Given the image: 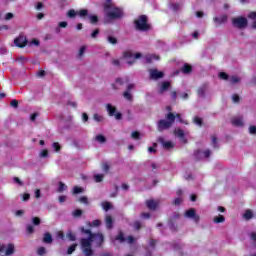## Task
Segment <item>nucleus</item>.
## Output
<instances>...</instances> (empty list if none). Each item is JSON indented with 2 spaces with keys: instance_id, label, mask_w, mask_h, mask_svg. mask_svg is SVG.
I'll return each mask as SVG.
<instances>
[{
  "instance_id": "f257e3e1",
  "label": "nucleus",
  "mask_w": 256,
  "mask_h": 256,
  "mask_svg": "<svg viewBox=\"0 0 256 256\" xmlns=\"http://www.w3.org/2000/svg\"><path fill=\"white\" fill-rule=\"evenodd\" d=\"M82 233L88 235V238L81 239V249L85 256H93V248H91L92 243H96L97 247L101 246L104 238L103 234H93L91 230H86L85 228H81Z\"/></svg>"
},
{
  "instance_id": "f03ea898",
  "label": "nucleus",
  "mask_w": 256,
  "mask_h": 256,
  "mask_svg": "<svg viewBox=\"0 0 256 256\" xmlns=\"http://www.w3.org/2000/svg\"><path fill=\"white\" fill-rule=\"evenodd\" d=\"M104 11L109 19H119L120 17H123V10L111 4H105Z\"/></svg>"
},
{
  "instance_id": "7ed1b4c3",
  "label": "nucleus",
  "mask_w": 256,
  "mask_h": 256,
  "mask_svg": "<svg viewBox=\"0 0 256 256\" xmlns=\"http://www.w3.org/2000/svg\"><path fill=\"white\" fill-rule=\"evenodd\" d=\"M166 119L167 120H160L158 122V131H165V129H169V127L175 123V114L168 113Z\"/></svg>"
},
{
  "instance_id": "20e7f679",
  "label": "nucleus",
  "mask_w": 256,
  "mask_h": 256,
  "mask_svg": "<svg viewBox=\"0 0 256 256\" xmlns=\"http://www.w3.org/2000/svg\"><path fill=\"white\" fill-rule=\"evenodd\" d=\"M135 27L139 31H147L149 29V24L147 23V16L142 15L135 20Z\"/></svg>"
},
{
  "instance_id": "39448f33",
  "label": "nucleus",
  "mask_w": 256,
  "mask_h": 256,
  "mask_svg": "<svg viewBox=\"0 0 256 256\" xmlns=\"http://www.w3.org/2000/svg\"><path fill=\"white\" fill-rule=\"evenodd\" d=\"M106 109L110 117H115V119H117L118 121L121 120L122 115L121 113H117V108H115V106L107 104Z\"/></svg>"
},
{
  "instance_id": "423d86ee",
  "label": "nucleus",
  "mask_w": 256,
  "mask_h": 256,
  "mask_svg": "<svg viewBox=\"0 0 256 256\" xmlns=\"http://www.w3.org/2000/svg\"><path fill=\"white\" fill-rule=\"evenodd\" d=\"M233 25L238 29H243L247 27V18H243V17L234 18Z\"/></svg>"
},
{
  "instance_id": "0eeeda50",
  "label": "nucleus",
  "mask_w": 256,
  "mask_h": 256,
  "mask_svg": "<svg viewBox=\"0 0 256 256\" xmlns=\"http://www.w3.org/2000/svg\"><path fill=\"white\" fill-rule=\"evenodd\" d=\"M139 57H141L140 53H136L134 54L131 51H127L124 53V59H131L132 61H127L128 65H133V63H135V59H139Z\"/></svg>"
},
{
  "instance_id": "6e6552de",
  "label": "nucleus",
  "mask_w": 256,
  "mask_h": 256,
  "mask_svg": "<svg viewBox=\"0 0 256 256\" xmlns=\"http://www.w3.org/2000/svg\"><path fill=\"white\" fill-rule=\"evenodd\" d=\"M185 217H188V219H193L195 223H199V215L195 213V209L191 208L185 212Z\"/></svg>"
},
{
  "instance_id": "1a4fd4ad",
  "label": "nucleus",
  "mask_w": 256,
  "mask_h": 256,
  "mask_svg": "<svg viewBox=\"0 0 256 256\" xmlns=\"http://www.w3.org/2000/svg\"><path fill=\"white\" fill-rule=\"evenodd\" d=\"M149 73H150V78H152L154 80L163 79V77L165 75L163 72H161L157 69H150Z\"/></svg>"
},
{
  "instance_id": "9d476101",
  "label": "nucleus",
  "mask_w": 256,
  "mask_h": 256,
  "mask_svg": "<svg viewBox=\"0 0 256 256\" xmlns=\"http://www.w3.org/2000/svg\"><path fill=\"white\" fill-rule=\"evenodd\" d=\"M14 44L16 47H25V45H27V37L19 36L14 40Z\"/></svg>"
},
{
  "instance_id": "9b49d317",
  "label": "nucleus",
  "mask_w": 256,
  "mask_h": 256,
  "mask_svg": "<svg viewBox=\"0 0 256 256\" xmlns=\"http://www.w3.org/2000/svg\"><path fill=\"white\" fill-rule=\"evenodd\" d=\"M116 241H120V243H123L125 241H127V243H133V241H135V239L133 238V236H128L127 238H125V237H123V233H120L116 237Z\"/></svg>"
},
{
  "instance_id": "f8f14e48",
  "label": "nucleus",
  "mask_w": 256,
  "mask_h": 256,
  "mask_svg": "<svg viewBox=\"0 0 256 256\" xmlns=\"http://www.w3.org/2000/svg\"><path fill=\"white\" fill-rule=\"evenodd\" d=\"M158 141L163 145L164 149H173V147H175V145H173V142L165 141L164 138H159Z\"/></svg>"
},
{
  "instance_id": "ddd939ff",
  "label": "nucleus",
  "mask_w": 256,
  "mask_h": 256,
  "mask_svg": "<svg viewBox=\"0 0 256 256\" xmlns=\"http://www.w3.org/2000/svg\"><path fill=\"white\" fill-rule=\"evenodd\" d=\"M146 205L148 209H151V211H154V209H157V206L159 205V201L151 199L146 201Z\"/></svg>"
},
{
  "instance_id": "4468645a",
  "label": "nucleus",
  "mask_w": 256,
  "mask_h": 256,
  "mask_svg": "<svg viewBox=\"0 0 256 256\" xmlns=\"http://www.w3.org/2000/svg\"><path fill=\"white\" fill-rule=\"evenodd\" d=\"M232 125H234L235 127H243V118L234 117L232 119Z\"/></svg>"
},
{
  "instance_id": "2eb2a0df",
  "label": "nucleus",
  "mask_w": 256,
  "mask_h": 256,
  "mask_svg": "<svg viewBox=\"0 0 256 256\" xmlns=\"http://www.w3.org/2000/svg\"><path fill=\"white\" fill-rule=\"evenodd\" d=\"M209 155H211V151H209V150H206L204 152L197 151V153H196V157H199V159L207 158V157H209Z\"/></svg>"
},
{
  "instance_id": "dca6fc26",
  "label": "nucleus",
  "mask_w": 256,
  "mask_h": 256,
  "mask_svg": "<svg viewBox=\"0 0 256 256\" xmlns=\"http://www.w3.org/2000/svg\"><path fill=\"white\" fill-rule=\"evenodd\" d=\"M14 253H15V245L9 244L7 246V249H6L5 253H4V255L9 256V255H13Z\"/></svg>"
},
{
  "instance_id": "f3484780",
  "label": "nucleus",
  "mask_w": 256,
  "mask_h": 256,
  "mask_svg": "<svg viewBox=\"0 0 256 256\" xmlns=\"http://www.w3.org/2000/svg\"><path fill=\"white\" fill-rule=\"evenodd\" d=\"M154 59L156 61H159V56L155 54H149L146 56V63H151L152 61H154Z\"/></svg>"
},
{
  "instance_id": "a211bd4d",
  "label": "nucleus",
  "mask_w": 256,
  "mask_h": 256,
  "mask_svg": "<svg viewBox=\"0 0 256 256\" xmlns=\"http://www.w3.org/2000/svg\"><path fill=\"white\" fill-rule=\"evenodd\" d=\"M105 221H106L107 229H112V227H113V218L111 216L107 215Z\"/></svg>"
},
{
  "instance_id": "6ab92c4d",
  "label": "nucleus",
  "mask_w": 256,
  "mask_h": 256,
  "mask_svg": "<svg viewBox=\"0 0 256 256\" xmlns=\"http://www.w3.org/2000/svg\"><path fill=\"white\" fill-rule=\"evenodd\" d=\"M123 83H124L123 79L117 78L116 82L113 84V89H120Z\"/></svg>"
},
{
  "instance_id": "aec40b11",
  "label": "nucleus",
  "mask_w": 256,
  "mask_h": 256,
  "mask_svg": "<svg viewBox=\"0 0 256 256\" xmlns=\"http://www.w3.org/2000/svg\"><path fill=\"white\" fill-rule=\"evenodd\" d=\"M169 87H171V84L169 82H163L160 87V93H165V91H167Z\"/></svg>"
},
{
  "instance_id": "412c9836",
  "label": "nucleus",
  "mask_w": 256,
  "mask_h": 256,
  "mask_svg": "<svg viewBox=\"0 0 256 256\" xmlns=\"http://www.w3.org/2000/svg\"><path fill=\"white\" fill-rule=\"evenodd\" d=\"M213 221H214V223H224L225 222V216L218 215V216L214 217Z\"/></svg>"
},
{
  "instance_id": "4be33fe9",
  "label": "nucleus",
  "mask_w": 256,
  "mask_h": 256,
  "mask_svg": "<svg viewBox=\"0 0 256 256\" xmlns=\"http://www.w3.org/2000/svg\"><path fill=\"white\" fill-rule=\"evenodd\" d=\"M43 241H44V243H52L53 242V238L51 237V234L46 233L44 235Z\"/></svg>"
},
{
  "instance_id": "5701e85b",
  "label": "nucleus",
  "mask_w": 256,
  "mask_h": 256,
  "mask_svg": "<svg viewBox=\"0 0 256 256\" xmlns=\"http://www.w3.org/2000/svg\"><path fill=\"white\" fill-rule=\"evenodd\" d=\"M84 191H85V189H83L82 187L75 186L73 189V194L78 195V193H83Z\"/></svg>"
},
{
  "instance_id": "b1692460",
  "label": "nucleus",
  "mask_w": 256,
  "mask_h": 256,
  "mask_svg": "<svg viewBox=\"0 0 256 256\" xmlns=\"http://www.w3.org/2000/svg\"><path fill=\"white\" fill-rule=\"evenodd\" d=\"M230 83H232V85H235V83H239V81H241V78L237 77V76H231L229 78Z\"/></svg>"
},
{
  "instance_id": "393cba45",
  "label": "nucleus",
  "mask_w": 256,
  "mask_h": 256,
  "mask_svg": "<svg viewBox=\"0 0 256 256\" xmlns=\"http://www.w3.org/2000/svg\"><path fill=\"white\" fill-rule=\"evenodd\" d=\"M244 219H251L253 217V212L251 210H246V212L243 215Z\"/></svg>"
},
{
  "instance_id": "a878e982",
  "label": "nucleus",
  "mask_w": 256,
  "mask_h": 256,
  "mask_svg": "<svg viewBox=\"0 0 256 256\" xmlns=\"http://www.w3.org/2000/svg\"><path fill=\"white\" fill-rule=\"evenodd\" d=\"M103 177H104L103 174H95L94 175V180H95L96 183H101V181H103Z\"/></svg>"
},
{
  "instance_id": "bb28decb",
  "label": "nucleus",
  "mask_w": 256,
  "mask_h": 256,
  "mask_svg": "<svg viewBox=\"0 0 256 256\" xmlns=\"http://www.w3.org/2000/svg\"><path fill=\"white\" fill-rule=\"evenodd\" d=\"M191 69H192L191 65L185 64V65L182 67V72H184V73H191Z\"/></svg>"
},
{
  "instance_id": "cd10ccee",
  "label": "nucleus",
  "mask_w": 256,
  "mask_h": 256,
  "mask_svg": "<svg viewBox=\"0 0 256 256\" xmlns=\"http://www.w3.org/2000/svg\"><path fill=\"white\" fill-rule=\"evenodd\" d=\"M78 15L79 17H87V15H89V12L87 11V9H82L78 11Z\"/></svg>"
},
{
  "instance_id": "c85d7f7f",
  "label": "nucleus",
  "mask_w": 256,
  "mask_h": 256,
  "mask_svg": "<svg viewBox=\"0 0 256 256\" xmlns=\"http://www.w3.org/2000/svg\"><path fill=\"white\" fill-rule=\"evenodd\" d=\"M93 119H94V121H97V123H101L104 118L102 115L94 114Z\"/></svg>"
},
{
  "instance_id": "c756f323",
  "label": "nucleus",
  "mask_w": 256,
  "mask_h": 256,
  "mask_svg": "<svg viewBox=\"0 0 256 256\" xmlns=\"http://www.w3.org/2000/svg\"><path fill=\"white\" fill-rule=\"evenodd\" d=\"M72 215L73 217H81V215H83V211L81 209L74 210Z\"/></svg>"
},
{
  "instance_id": "7c9ffc66",
  "label": "nucleus",
  "mask_w": 256,
  "mask_h": 256,
  "mask_svg": "<svg viewBox=\"0 0 256 256\" xmlns=\"http://www.w3.org/2000/svg\"><path fill=\"white\" fill-rule=\"evenodd\" d=\"M102 207L105 211H109V209H111L112 205L110 202H103L102 203Z\"/></svg>"
},
{
  "instance_id": "2f4dec72",
  "label": "nucleus",
  "mask_w": 256,
  "mask_h": 256,
  "mask_svg": "<svg viewBox=\"0 0 256 256\" xmlns=\"http://www.w3.org/2000/svg\"><path fill=\"white\" fill-rule=\"evenodd\" d=\"M66 189H67V185H65L63 182H60L59 188H58L59 193H63V191H65Z\"/></svg>"
},
{
  "instance_id": "473e14b6",
  "label": "nucleus",
  "mask_w": 256,
  "mask_h": 256,
  "mask_svg": "<svg viewBox=\"0 0 256 256\" xmlns=\"http://www.w3.org/2000/svg\"><path fill=\"white\" fill-rule=\"evenodd\" d=\"M174 133H175L176 137H180V138L184 137V135H185V133L181 129H176Z\"/></svg>"
},
{
  "instance_id": "72a5a7b5",
  "label": "nucleus",
  "mask_w": 256,
  "mask_h": 256,
  "mask_svg": "<svg viewBox=\"0 0 256 256\" xmlns=\"http://www.w3.org/2000/svg\"><path fill=\"white\" fill-rule=\"evenodd\" d=\"M110 169L109 163L107 162H103L102 163V170L104 171V173H107Z\"/></svg>"
},
{
  "instance_id": "f704fd0d",
  "label": "nucleus",
  "mask_w": 256,
  "mask_h": 256,
  "mask_svg": "<svg viewBox=\"0 0 256 256\" xmlns=\"http://www.w3.org/2000/svg\"><path fill=\"white\" fill-rule=\"evenodd\" d=\"M75 249H77V244L71 245L67 251L68 255H71L75 251Z\"/></svg>"
},
{
  "instance_id": "c9c22d12",
  "label": "nucleus",
  "mask_w": 256,
  "mask_h": 256,
  "mask_svg": "<svg viewBox=\"0 0 256 256\" xmlns=\"http://www.w3.org/2000/svg\"><path fill=\"white\" fill-rule=\"evenodd\" d=\"M194 123H195V125H198L199 127H201V125H203V120L199 117H195Z\"/></svg>"
},
{
  "instance_id": "e433bc0d",
  "label": "nucleus",
  "mask_w": 256,
  "mask_h": 256,
  "mask_svg": "<svg viewBox=\"0 0 256 256\" xmlns=\"http://www.w3.org/2000/svg\"><path fill=\"white\" fill-rule=\"evenodd\" d=\"M85 51H87V47L81 46L79 49V57H83V55H85Z\"/></svg>"
},
{
  "instance_id": "4c0bfd02",
  "label": "nucleus",
  "mask_w": 256,
  "mask_h": 256,
  "mask_svg": "<svg viewBox=\"0 0 256 256\" xmlns=\"http://www.w3.org/2000/svg\"><path fill=\"white\" fill-rule=\"evenodd\" d=\"M80 203H84L85 205H89V200L86 196H82L79 198Z\"/></svg>"
},
{
  "instance_id": "58836bf2",
  "label": "nucleus",
  "mask_w": 256,
  "mask_h": 256,
  "mask_svg": "<svg viewBox=\"0 0 256 256\" xmlns=\"http://www.w3.org/2000/svg\"><path fill=\"white\" fill-rule=\"evenodd\" d=\"M96 141H98V143H105V136L97 135L96 136Z\"/></svg>"
},
{
  "instance_id": "ea45409f",
  "label": "nucleus",
  "mask_w": 256,
  "mask_h": 256,
  "mask_svg": "<svg viewBox=\"0 0 256 256\" xmlns=\"http://www.w3.org/2000/svg\"><path fill=\"white\" fill-rule=\"evenodd\" d=\"M76 15H78V12H76L74 9L68 11V17L73 18Z\"/></svg>"
},
{
  "instance_id": "a19ab883",
  "label": "nucleus",
  "mask_w": 256,
  "mask_h": 256,
  "mask_svg": "<svg viewBox=\"0 0 256 256\" xmlns=\"http://www.w3.org/2000/svg\"><path fill=\"white\" fill-rule=\"evenodd\" d=\"M45 253H47V250L45 249V247L38 248V255L43 256L45 255Z\"/></svg>"
},
{
  "instance_id": "79ce46f5",
  "label": "nucleus",
  "mask_w": 256,
  "mask_h": 256,
  "mask_svg": "<svg viewBox=\"0 0 256 256\" xmlns=\"http://www.w3.org/2000/svg\"><path fill=\"white\" fill-rule=\"evenodd\" d=\"M52 147L54 148V150H55L56 152L61 151V145H59L58 142H54V143L52 144Z\"/></svg>"
},
{
  "instance_id": "37998d69",
  "label": "nucleus",
  "mask_w": 256,
  "mask_h": 256,
  "mask_svg": "<svg viewBox=\"0 0 256 256\" xmlns=\"http://www.w3.org/2000/svg\"><path fill=\"white\" fill-rule=\"evenodd\" d=\"M124 98L127 99L128 101H131L132 99V95L129 93V91L127 90L126 92H124L123 94Z\"/></svg>"
},
{
  "instance_id": "c03bdc74",
  "label": "nucleus",
  "mask_w": 256,
  "mask_h": 256,
  "mask_svg": "<svg viewBox=\"0 0 256 256\" xmlns=\"http://www.w3.org/2000/svg\"><path fill=\"white\" fill-rule=\"evenodd\" d=\"M49 156V151L47 149H44L40 152V157H48Z\"/></svg>"
},
{
  "instance_id": "a18cd8bd",
  "label": "nucleus",
  "mask_w": 256,
  "mask_h": 256,
  "mask_svg": "<svg viewBox=\"0 0 256 256\" xmlns=\"http://www.w3.org/2000/svg\"><path fill=\"white\" fill-rule=\"evenodd\" d=\"M88 19L90 20V23H97L98 18L95 15L88 16Z\"/></svg>"
},
{
  "instance_id": "49530a36",
  "label": "nucleus",
  "mask_w": 256,
  "mask_h": 256,
  "mask_svg": "<svg viewBox=\"0 0 256 256\" xmlns=\"http://www.w3.org/2000/svg\"><path fill=\"white\" fill-rule=\"evenodd\" d=\"M66 237L69 238V241H75V239H76L75 234H73L71 232H68Z\"/></svg>"
},
{
  "instance_id": "de8ad7c7",
  "label": "nucleus",
  "mask_w": 256,
  "mask_h": 256,
  "mask_svg": "<svg viewBox=\"0 0 256 256\" xmlns=\"http://www.w3.org/2000/svg\"><path fill=\"white\" fill-rule=\"evenodd\" d=\"M10 105L11 107H14V109H17V107H19V102L14 99L10 102Z\"/></svg>"
},
{
  "instance_id": "09e8293b",
  "label": "nucleus",
  "mask_w": 256,
  "mask_h": 256,
  "mask_svg": "<svg viewBox=\"0 0 256 256\" xmlns=\"http://www.w3.org/2000/svg\"><path fill=\"white\" fill-rule=\"evenodd\" d=\"M108 41L112 44L115 45L117 43V38L109 36Z\"/></svg>"
},
{
  "instance_id": "8fccbe9b",
  "label": "nucleus",
  "mask_w": 256,
  "mask_h": 256,
  "mask_svg": "<svg viewBox=\"0 0 256 256\" xmlns=\"http://www.w3.org/2000/svg\"><path fill=\"white\" fill-rule=\"evenodd\" d=\"M249 237L251 241H256V232L255 231L250 232Z\"/></svg>"
},
{
  "instance_id": "3c124183",
  "label": "nucleus",
  "mask_w": 256,
  "mask_h": 256,
  "mask_svg": "<svg viewBox=\"0 0 256 256\" xmlns=\"http://www.w3.org/2000/svg\"><path fill=\"white\" fill-rule=\"evenodd\" d=\"M155 147H157L156 143H154L153 146L148 148V152L149 153H156Z\"/></svg>"
},
{
  "instance_id": "603ef678",
  "label": "nucleus",
  "mask_w": 256,
  "mask_h": 256,
  "mask_svg": "<svg viewBox=\"0 0 256 256\" xmlns=\"http://www.w3.org/2000/svg\"><path fill=\"white\" fill-rule=\"evenodd\" d=\"M14 183H17V185L23 186V182L19 179V177H14L13 179Z\"/></svg>"
},
{
  "instance_id": "864d4df0",
  "label": "nucleus",
  "mask_w": 256,
  "mask_h": 256,
  "mask_svg": "<svg viewBox=\"0 0 256 256\" xmlns=\"http://www.w3.org/2000/svg\"><path fill=\"white\" fill-rule=\"evenodd\" d=\"M57 237L59 239H62V241L65 239V234L63 233V231H58L57 232Z\"/></svg>"
},
{
  "instance_id": "5fc2aeb1",
  "label": "nucleus",
  "mask_w": 256,
  "mask_h": 256,
  "mask_svg": "<svg viewBox=\"0 0 256 256\" xmlns=\"http://www.w3.org/2000/svg\"><path fill=\"white\" fill-rule=\"evenodd\" d=\"M99 225H101V221H99V220H94L91 223V227H99Z\"/></svg>"
},
{
  "instance_id": "6e6d98bb",
  "label": "nucleus",
  "mask_w": 256,
  "mask_h": 256,
  "mask_svg": "<svg viewBox=\"0 0 256 256\" xmlns=\"http://www.w3.org/2000/svg\"><path fill=\"white\" fill-rule=\"evenodd\" d=\"M219 77H220V79H224V80H226V79L229 78V76H228L227 73H225V72H221V73L219 74Z\"/></svg>"
},
{
  "instance_id": "4d7b16f0",
  "label": "nucleus",
  "mask_w": 256,
  "mask_h": 256,
  "mask_svg": "<svg viewBox=\"0 0 256 256\" xmlns=\"http://www.w3.org/2000/svg\"><path fill=\"white\" fill-rule=\"evenodd\" d=\"M249 133H251V135H255L256 134V126H250Z\"/></svg>"
},
{
  "instance_id": "13d9d810",
  "label": "nucleus",
  "mask_w": 256,
  "mask_h": 256,
  "mask_svg": "<svg viewBox=\"0 0 256 256\" xmlns=\"http://www.w3.org/2000/svg\"><path fill=\"white\" fill-rule=\"evenodd\" d=\"M232 101H233V103H239V95L234 94V95L232 96Z\"/></svg>"
},
{
  "instance_id": "bf43d9fd",
  "label": "nucleus",
  "mask_w": 256,
  "mask_h": 256,
  "mask_svg": "<svg viewBox=\"0 0 256 256\" xmlns=\"http://www.w3.org/2000/svg\"><path fill=\"white\" fill-rule=\"evenodd\" d=\"M32 221H33L34 225H39L41 223V219H39V217H34L32 219Z\"/></svg>"
},
{
  "instance_id": "052dcab7",
  "label": "nucleus",
  "mask_w": 256,
  "mask_h": 256,
  "mask_svg": "<svg viewBox=\"0 0 256 256\" xmlns=\"http://www.w3.org/2000/svg\"><path fill=\"white\" fill-rule=\"evenodd\" d=\"M30 45H35L36 47H39V40L33 39L32 41H30Z\"/></svg>"
},
{
  "instance_id": "680f3d73",
  "label": "nucleus",
  "mask_w": 256,
  "mask_h": 256,
  "mask_svg": "<svg viewBox=\"0 0 256 256\" xmlns=\"http://www.w3.org/2000/svg\"><path fill=\"white\" fill-rule=\"evenodd\" d=\"M5 19H6V21L13 19V13H11V12L7 13L5 16Z\"/></svg>"
},
{
  "instance_id": "e2e57ef3",
  "label": "nucleus",
  "mask_w": 256,
  "mask_h": 256,
  "mask_svg": "<svg viewBox=\"0 0 256 256\" xmlns=\"http://www.w3.org/2000/svg\"><path fill=\"white\" fill-rule=\"evenodd\" d=\"M35 231V228L32 225L27 226V233H33Z\"/></svg>"
},
{
  "instance_id": "0e129e2a",
  "label": "nucleus",
  "mask_w": 256,
  "mask_h": 256,
  "mask_svg": "<svg viewBox=\"0 0 256 256\" xmlns=\"http://www.w3.org/2000/svg\"><path fill=\"white\" fill-rule=\"evenodd\" d=\"M97 35H99V29L94 30L93 33H92V35H91V37H92L93 39H95V37H97Z\"/></svg>"
},
{
  "instance_id": "69168bd1",
  "label": "nucleus",
  "mask_w": 256,
  "mask_h": 256,
  "mask_svg": "<svg viewBox=\"0 0 256 256\" xmlns=\"http://www.w3.org/2000/svg\"><path fill=\"white\" fill-rule=\"evenodd\" d=\"M31 195H29L28 193L23 194V201H29Z\"/></svg>"
},
{
  "instance_id": "338daca9",
  "label": "nucleus",
  "mask_w": 256,
  "mask_h": 256,
  "mask_svg": "<svg viewBox=\"0 0 256 256\" xmlns=\"http://www.w3.org/2000/svg\"><path fill=\"white\" fill-rule=\"evenodd\" d=\"M132 138L133 139H139V132H133L132 133Z\"/></svg>"
},
{
  "instance_id": "774afa93",
  "label": "nucleus",
  "mask_w": 256,
  "mask_h": 256,
  "mask_svg": "<svg viewBox=\"0 0 256 256\" xmlns=\"http://www.w3.org/2000/svg\"><path fill=\"white\" fill-rule=\"evenodd\" d=\"M249 19H256V12H252L249 14Z\"/></svg>"
}]
</instances>
